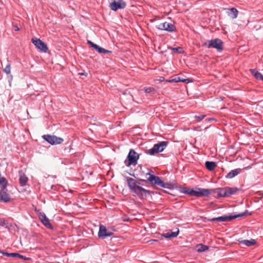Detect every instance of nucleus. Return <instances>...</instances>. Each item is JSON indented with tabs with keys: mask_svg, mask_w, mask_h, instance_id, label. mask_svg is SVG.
Returning <instances> with one entry per match:
<instances>
[{
	"mask_svg": "<svg viewBox=\"0 0 263 263\" xmlns=\"http://www.w3.org/2000/svg\"><path fill=\"white\" fill-rule=\"evenodd\" d=\"M141 179L137 181L134 178L127 177L126 182L128 187L131 192L134 194L138 196L140 198H143L146 197L147 194H149L151 192L143 188L141 186Z\"/></svg>",
	"mask_w": 263,
	"mask_h": 263,
	"instance_id": "1",
	"label": "nucleus"
},
{
	"mask_svg": "<svg viewBox=\"0 0 263 263\" xmlns=\"http://www.w3.org/2000/svg\"><path fill=\"white\" fill-rule=\"evenodd\" d=\"M152 172L153 171H149L148 172L146 173L145 174L146 179H141V181L145 183L149 182L154 188H156L157 186L164 188L166 187V184L159 177L155 176L154 174H152Z\"/></svg>",
	"mask_w": 263,
	"mask_h": 263,
	"instance_id": "2",
	"label": "nucleus"
},
{
	"mask_svg": "<svg viewBox=\"0 0 263 263\" xmlns=\"http://www.w3.org/2000/svg\"><path fill=\"white\" fill-rule=\"evenodd\" d=\"M213 190H209L206 189L195 188V189H186L183 192L184 193L189 194L191 196H194L196 197H204L208 196L211 193H213Z\"/></svg>",
	"mask_w": 263,
	"mask_h": 263,
	"instance_id": "3",
	"label": "nucleus"
},
{
	"mask_svg": "<svg viewBox=\"0 0 263 263\" xmlns=\"http://www.w3.org/2000/svg\"><path fill=\"white\" fill-rule=\"evenodd\" d=\"M139 157V156L138 153H137L134 149H130L127 156V159L124 161L125 165L129 166L131 165H136Z\"/></svg>",
	"mask_w": 263,
	"mask_h": 263,
	"instance_id": "4",
	"label": "nucleus"
},
{
	"mask_svg": "<svg viewBox=\"0 0 263 263\" xmlns=\"http://www.w3.org/2000/svg\"><path fill=\"white\" fill-rule=\"evenodd\" d=\"M247 212L246 211L245 212H242L239 214H234L231 215H224L216 218H214L212 219L213 221H217L218 222H226V221H230L232 219L236 218L241 217L243 216H245L247 214Z\"/></svg>",
	"mask_w": 263,
	"mask_h": 263,
	"instance_id": "5",
	"label": "nucleus"
},
{
	"mask_svg": "<svg viewBox=\"0 0 263 263\" xmlns=\"http://www.w3.org/2000/svg\"><path fill=\"white\" fill-rule=\"evenodd\" d=\"M167 142L165 141L160 142L154 145L153 148L147 152L148 154L153 155L156 153L162 152L166 147Z\"/></svg>",
	"mask_w": 263,
	"mask_h": 263,
	"instance_id": "6",
	"label": "nucleus"
},
{
	"mask_svg": "<svg viewBox=\"0 0 263 263\" xmlns=\"http://www.w3.org/2000/svg\"><path fill=\"white\" fill-rule=\"evenodd\" d=\"M208 48L213 47L216 48L218 51H221L223 48V42L218 39H215L208 41V43H205Z\"/></svg>",
	"mask_w": 263,
	"mask_h": 263,
	"instance_id": "7",
	"label": "nucleus"
},
{
	"mask_svg": "<svg viewBox=\"0 0 263 263\" xmlns=\"http://www.w3.org/2000/svg\"><path fill=\"white\" fill-rule=\"evenodd\" d=\"M32 43L42 52H46L48 49L47 45L40 39L33 37L31 39Z\"/></svg>",
	"mask_w": 263,
	"mask_h": 263,
	"instance_id": "8",
	"label": "nucleus"
},
{
	"mask_svg": "<svg viewBox=\"0 0 263 263\" xmlns=\"http://www.w3.org/2000/svg\"><path fill=\"white\" fill-rule=\"evenodd\" d=\"M44 140L52 145L59 144L63 142V139L60 137L55 136H51L49 135L43 136Z\"/></svg>",
	"mask_w": 263,
	"mask_h": 263,
	"instance_id": "9",
	"label": "nucleus"
},
{
	"mask_svg": "<svg viewBox=\"0 0 263 263\" xmlns=\"http://www.w3.org/2000/svg\"><path fill=\"white\" fill-rule=\"evenodd\" d=\"M126 5V4L124 0H112L109 7L111 10L117 11L118 9H124Z\"/></svg>",
	"mask_w": 263,
	"mask_h": 263,
	"instance_id": "10",
	"label": "nucleus"
},
{
	"mask_svg": "<svg viewBox=\"0 0 263 263\" xmlns=\"http://www.w3.org/2000/svg\"><path fill=\"white\" fill-rule=\"evenodd\" d=\"M156 27L162 30H166L169 32L174 31L175 29V26L172 23L166 22L161 23L156 26Z\"/></svg>",
	"mask_w": 263,
	"mask_h": 263,
	"instance_id": "11",
	"label": "nucleus"
},
{
	"mask_svg": "<svg viewBox=\"0 0 263 263\" xmlns=\"http://www.w3.org/2000/svg\"><path fill=\"white\" fill-rule=\"evenodd\" d=\"M0 226H2L3 228L8 229L9 230H15L18 229L17 226L12 223H9L4 219H0Z\"/></svg>",
	"mask_w": 263,
	"mask_h": 263,
	"instance_id": "12",
	"label": "nucleus"
},
{
	"mask_svg": "<svg viewBox=\"0 0 263 263\" xmlns=\"http://www.w3.org/2000/svg\"><path fill=\"white\" fill-rule=\"evenodd\" d=\"M2 190L0 191V200L4 202H7L10 200L9 195L7 193L6 187H0Z\"/></svg>",
	"mask_w": 263,
	"mask_h": 263,
	"instance_id": "13",
	"label": "nucleus"
},
{
	"mask_svg": "<svg viewBox=\"0 0 263 263\" xmlns=\"http://www.w3.org/2000/svg\"><path fill=\"white\" fill-rule=\"evenodd\" d=\"M3 255L8 256V257H18L20 259L25 260H31L30 258L27 257L25 256H23L22 255H21L17 253H7L5 252H1Z\"/></svg>",
	"mask_w": 263,
	"mask_h": 263,
	"instance_id": "14",
	"label": "nucleus"
},
{
	"mask_svg": "<svg viewBox=\"0 0 263 263\" xmlns=\"http://www.w3.org/2000/svg\"><path fill=\"white\" fill-rule=\"evenodd\" d=\"M40 219L43 224L48 229H51V224L49 223V219L46 217L45 214H41L40 215Z\"/></svg>",
	"mask_w": 263,
	"mask_h": 263,
	"instance_id": "15",
	"label": "nucleus"
},
{
	"mask_svg": "<svg viewBox=\"0 0 263 263\" xmlns=\"http://www.w3.org/2000/svg\"><path fill=\"white\" fill-rule=\"evenodd\" d=\"M240 243L243 244L247 247H251L256 244V241L254 239H251L250 240H242V239H239L237 240Z\"/></svg>",
	"mask_w": 263,
	"mask_h": 263,
	"instance_id": "16",
	"label": "nucleus"
},
{
	"mask_svg": "<svg viewBox=\"0 0 263 263\" xmlns=\"http://www.w3.org/2000/svg\"><path fill=\"white\" fill-rule=\"evenodd\" d=\"M20 174V182L22 186H25L26 185L27 181H28V178L26 177V176L21 171L19 172Z\"/></svg>",
	"mask_w": 263,
	"mask_h": 263,
	"instance_id": "17",
	"label": "nucleus"
},
{
	"mask_svg": "<svg viewBox=\"0 0 263 263\" xmlns=\"http://www.w3.org/2000/svg\"><path fill=\"white\" fill-rule=\"evenodd\" d=\"M113 235V233L110 231H98V237L101 239H104L108 236Z\"/></svg>",
	"mask_w": 263,
	"mask_h": 263,
	"instance_id": "18",
	"label": "nucleus"
},
{
	"mask_svg": "<svg viewBox=\"0 0 263 263\" xmlns=\"http://www.w3.org/2000/svg\"><path fill=\"white\" fill-rule=\"evenodd\" d=\"M179 231H175L173 232L171 231V232H168L167 233L165 234H163L162 236L166 238H174L177 237L179 234Z\"/></svg>",
	"mask_w": 263,
	"mask_h": 263,
	"instance_id": "19",
	"label": "nucleus"
},
{
	"mask_svg": "<svg viewBox=\"0 0 263 263\" xmlns=\"http://www.w3.org/2000/svg\"><path fill=\"white\" fill-rule=\"evenodd\" d=\"M169 82H182L186 83H188L190 82L189 79H181L180 77H176L175 78L171 79L167 81Z\"/></svg>",
	"mask_w": 263,
	"mask_h": 263,
	"instance_id": "20",
	"label": "nucleus"
},
{
	"mask_svg": "<svg viewBox=\"0 0 263 263\" xmlns=\"http://www.w3.org/2000/svg\"><path fill=\"white\" fill-rule=\"evenodd\" d=\"M205 165L206 168L210 171H213L215 167L216 166V163L215 162H212V161H206L205 163Z\"/></svg>",
	"mask_w": 263,
	"mask_h": 263,
	"instance_id": "21",
	"label": "nucleus"
},
{
	"mask_svg": "<svg viewBox=\"0 0 263 263\" xmlns=\"http://www.w3.org/2000/svg\"><path fill=\"white\" fill-rule=\"evenodd\" d=\"M240 169H235L232 170L227 174L226 178L228 179H231L240 173Z\"/></svg>",
	"mask_w": 263,
	"mask_h": 263,
	"instance_id": "22",
	"label": "nucleus"
},
{
	"mask_svg": "<svg viewBox=\"0 0 263 263\" xmlns=\"http://www.w3.org/2000/svg\"><path fill=\"white\" fill-rule=\"evenodd\" d=\"M196 248L198 252H202L209 249L208 246L202 245L201 243L197 245Z\"/></svg>",
	"mask_w": 263,
	"mask_h": 263,
	"instance_id": "23",
	"label": "nucleus"
},
{
	"mask_svg": "<svg viewBox=\"0 0 263 263\" xmlns=\"http://www.w3.org/2000/svg\"><path fill=\"white\" fill-rule=\"evenodd\" d=\"M230 12L229 13V15L233 18H236L238 15L237 10L234 8H232L230 9Z\"/></svg>",
	"mask_w": 263,
	"mask_h": 263,
	"instance_id": "24",
	"label": "nucleus"
},
{
	"mask_svg": "<svg viewBox=\"0 0 263 263\" xmlns=\"http://www.w3.org/2000/svg\"><path fill=\"white\" fill-rule=\"evenodd\" d=\"M218 195L221 197H228L227 187L219 189Z\"/></svg>",
	"mask_w": 263,
	"mask_h": 263,
	"instance_id": "25",
	"label": "nucleus"
},
{
	"mask_svg": "<svg viewBox=\"0 0 263 263\" xmlns=\"http://www.w3.org/2000/svg\"><path fill=\"white\" fill-rule=\"evenodd\" d=\"M251 74L257 79H260L262 74L255 69L250 70Z\"/></svg>",
	"mask_w": 263,
	"mask_h": 263,
	"instance_id": "26",
	"label": "nucleus"
},
{
	"mask_svg": "<svg viewBox=\"0 0 263 263\" xmlns=\"http://www.w3.org/2000/svg\"><path fill=\"white\" fill-rule=\"evenodd\" d=\"M95 49L96 50H97L100 53L105 54V53H111L110 51L106 50L104 48L100 47L98 45H97V47H95Z\"/></svg>",
	"mask_w": 263,
	"mask_h": 263,
	"instance_id": "27",
	"label": "nucleus"
},
{
	"mask_svg": "<svg viewBox=\"0 0 263 263\" xmlns=\"http://www.w3.org/2000/svg\"><path fill=\"white\" fill-rule=\"evenodd\" d=\"M228 196L235 194L238 189L237 187H227Z\"/></svg>",
	"mask_w": 263,
	"mask_h": 263,
	"instance_id": "28",
	"label": "nucleus"
},
{
	"mask_svg": "<svg viewBox=\"0 0 263 263\" xmlns=\"http://www.w3.org/2000/svg\"><path fill=\"white\" fill-rule=\"evenodd\" d=\"M4 71L7 74H10L11 72V67L10 65L8 64L6 66L5 68L4 69Z\"/></svg>",
	"mask_w": 263,
	"mask_h": 263,
	"instance_id": "29",
	"label": "nucleus"
},
{
	"mask_svg": "<svg viewBox=\"0 0 263 263\" xmlns=\"http://www.w3.org/2000/svg\"><path fill=\"white\" fill-rule=\"evenodd\" d=\"M144 90L146 93H149L154 90V88L153 87H145L144 88Z\"/></svg>",
	"mask_w": 263,
	"mask_h": 263,
	"instance_id": "30",
	"label": "nucleus"
},
{
	"mask_svg": "<svg viewBox=\"0 0 263 263\" xmlns=\"http://www.w3.org/2000/svg\"><path fill=\"white\" fill-rule=\"evenodd\" d=\"M172 50L178 53H181L182 52V48L181 47L173 48Z\"/></svg>",
	"mask_w": 263,
	"mask_h": 263,
	"instance_id": "31",
	"label": "nucleus"
},
{
	"mask_svg": "<svg viewBox=\"0 0 263 263\" xmlns=\"http://www.w3.org/2000/svg\"><path fill=\"white\" fill-rule=\"evenodd\" d=\"M205 117V115H201V116H195V118L198 121H201Z\"/></svg>",
	"mask_w": 263,
	"mask_h": 263,
	"instance_id": "32",
	"label": "nucleus"
},
{
	"mask_svg": "<svg viewBox=\"0 0 263 263\" xmlns=\"http://www.w3.org/2000/svg\"><path fill=\"white\" fill-rule=\"evenodd\" d=\"M88 44H89L91 47H93L94 49L95 48V47H97V45L94 44L93 43H92V42L90 41H88Z\"/></svg>",
	"mask_w": 263,
	"mask_h": 263,
	"instance_id": "33",
	"label": "nucleus"
},
{
	"mask_svg": "<svg viewBox=\"0 0 263 263\" xmlns=\"http://www.w3.org/2000/svg\"><path fill=\"white\" fill-rule=\"evenodd\" d=\"M99 230H107L105 227L102 224H99Z\"/></svg>",
	"mask_w": 263,
	"mask_h": 263,
	"instance_id": "34",
	"label": "nucleus"
},
{
	"mask_svg": "<svg viewBox=\"0 0 263 263\" xmlns=\"http://www.w3.org/2000/svg\"><path fill=\"white\" fill-rule=\"evenodd\" d=\"M79 75H84L85 76H87L88 73L87 72H80L79 73Z\"/></svg>",
	"mask_w": 263,
	"mask_h": 263,
	"instance_id": "35",
	"label": "nucleus"
},
{
	"mask_svg": "<svg viewBox=\"0 0 263 263\" xmlns=\"http://www.w3.org/2000/svg\"><path fill=\"white\" fill-rule=\"evenodd\" d=\"M14 30L15 31H18L20 30L19 28L17 26H14Z\"/></svg>",
	"mask_w": 263,
	"mask_h": 263,
	"instance_id": "36",
	"label": "nucleus"
},
{
	"mask_svg": "<svg viewBox=\"0 0 263 263\" xmlns=\"http://www.w3.org/2000/svg\"><path fill=\"white\" fill-rule=\"evenodd\" d=\"M260 80H261L263 81V75L261 76Z\"/></svg>",
	"mask_w": 263,
	"mask_h": 263,
	"instance_id": "37",
	"label": "nucleus"
},
{
	"mask_svg": "<svg viewBox=\"0 0 263 263\" xmlns=\"http://www.w3.org/2000/svg\"><path fill=\"white\" fill-rule=\"evenodd\" d=\"M89 229H90V230H92V228H89Z\"/></svg>",
	"mask_w": 263,
	"mask_h": 263,
	"instance_id": "38",
	"label": "nucleus"
}]
</instances>
